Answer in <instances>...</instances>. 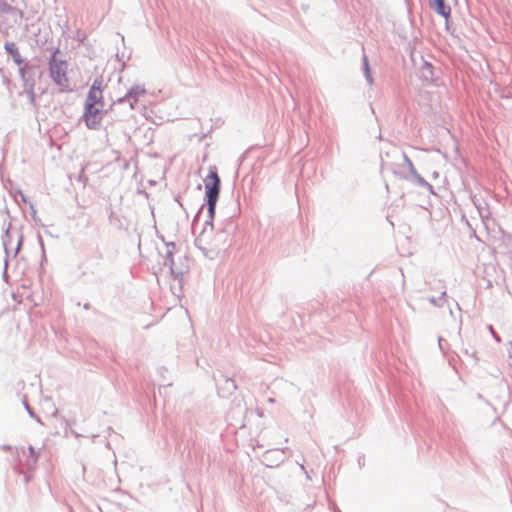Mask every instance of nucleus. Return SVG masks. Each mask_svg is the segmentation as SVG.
I'll return each instance as SVG.
<instances>
[{
	"label": "nucleus",
	"instance_id": "obj_5",
	"mask_svg": "<svg viewBox=\"0 0 512 512\" xmlns=\"http://www.w3.org/2000/svg\"><path fill=\"white\" fill-rule=\"evenodd\" d=\"M429 6L439 15L448 19L451 14V7L446 3V0H428Z\"/></svg>",
	"mask_w": 512,
	"mask_h": 512
},
{
	"label": "nucleus",
	"instance_id": "obj_3",
	"mask_svg": "<svg viewBox=\"0 0 512 512\" xmlns=\"http://www.w3.org/2000/svg\"><path fill=\"white\" fill-rule=\"evenodd\" d=\"M103 105L85 104L84 120L89 129H98L103 118Z\"/></svg>",
	"mask_w": 512,
	"mask_h": 512
},
{
	"label": "nucleus",
	"instance_id": "obj_1",
	"mask_svg": "<svg viewBox=\"0 0 512 512\" xmlns=\"http://www.w3.org/2000/svg\"><path fill=\"white\" fill-rule=\"evenodd\" d=\"M59 49H56L49 61L50 77L56 85L61 88V91H68L70 88V81L68 77V62L57 58Z\"/></svg>",
	"mask_w": 512,
	"mask_h": 512
},
{
	"label": "nucleus",
	"instance_id": "obj_7",
	"mask_svg": "<svg viewBox=\"0 0 512 512\" xmlns=\"http://www.w3.org/2000/svg\"><path fill=\"white\" fill-rule=\"evenodd\" d=\"M39 456H40V449H35L34 447L29 446L28 454L26 456V464L31 468L35 467Z\"/></svg>",
	"mask_w": 512,
	"mask_h": 512
},
{
	"label": "nucleus",
	"instance_id": "obj_2",
	"mask_svg": "<svg viewBox=\"0 0 512 512\" xmlns=\"http://www.w3.org/2000/svg\"><path fill=\"white\" fill-rule=\"evenodd\" d=\"M220 185L221 180L216 168H210L208 175L204 178L205 196L210 218H213L215 215V208L219 199Z\"/></svg>",
	"mask_w": 512,
	"mask_h": 512
},
{
	"label": "nucleus",
	"instance_id": "obj_6",
	"mask_svg": "<svg viewBox=\"0 0 512 512\" xmlns=\"http://www.w3.org/2000/svg\"><path fill=\"white\" fill-rule=\"evenodd\" d=\"M6 52L13 58V61L17 65H22L24 63L23 58L21 57L19 48L14 42H6L4 45Z\"/></svg>",
	"mask_w": 512,
	"mask_h": 512
},
{
	"label": "nucleus",
	"instance_id": "obj_4",
	"mask_svg": "<svg viewBox=\"0 0 512 512\" xmlns=\"http://www.w3.org/2000/svg\"><path fill=\"white\" fill-rule=\"evenodd\" d=\"M85 104L103 105V79L101 77L94 80L86 99Z\"/></svg>",
	"mask_w": 512,
	"mask_h": 512
}]
</instances>
